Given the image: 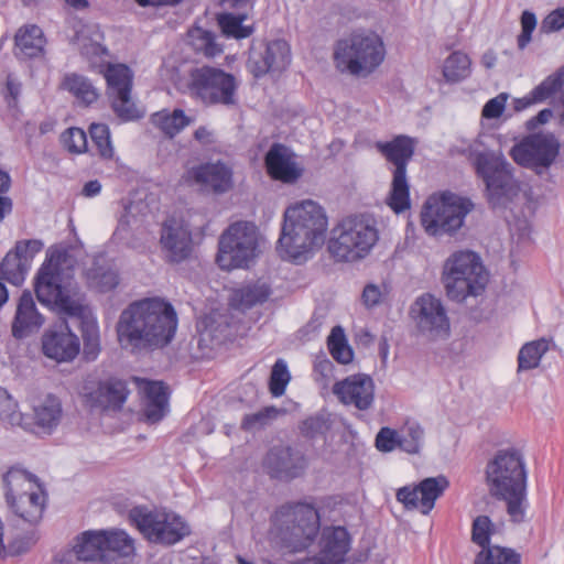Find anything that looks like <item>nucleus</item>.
I'll return each instance as SVG.
<instances>
[{"instance_id":"obj_1","label":"nucleus","mask_w":564,"mask_h":564,"mask_svg":"<svg viewBox=\"0 0 564 564\" xmlns=\"http://www.w3.org/2000/svg\"><path fill=\"white\" fill-rule=\"evenodd\" d=\"M177 315L171 303L147 297L130 303L120 314L116 330L122 348H161L172 341Z\"/></svg>"},{"instance_id":"obj_2","label":"nucleus","mask_w":564,"mask_h":564,"mask_svg":"<svg viewBox=\"0 0 564 564\" xmlns=\"http://www.w3.org/2000/svg\"><path fill=\"white\" fill-rule=\"evenodd\" d=\"M6 501L15 517L11 529L9 550L21 554L33 544L29 533L40 522L46 503V494L31 473L11 467L2 477Z\"/></svg>"},{"instance_id":"obj_3","label":"nucleus","mask_w":564,"mask_h":564,"mask_svg":"<svg viewBox=\"0 0 564 564\" xmlns=\"http://www.w3.org/2000/svg\"><path fill=\"white\" fill-rule=\"evenodd\" d=\"M328 220L324 208L303 200L285 209L276 250L283 259L299 262L325 242Z\"/></svg>"},{"instance_id":"obj_4","label":"nucleus","mask_w":564,"mask_h":564,"mask_svg":"<svg viewBox=\"0 0 564 564\" xmlns=\"http://www.w3.org/2000/svg\"><path fill=\"white\" fill-rule=\"evenodd\" d=\"M485 475L490 496L506 502L512 522H523L528 508V473L521 452L516 448L499 449L488 460Z\"/></svg>"},{"instance_id":"obj_5","label":"nucleus","mask_w":564,"mask_h":564,"mask_svg":"<svg viewBox=\"0 0 564 564\" xmlns=\"http://www.w3.org/2000/svg\"><path fill=\"white\" fill-rule=\"evenodd\" d=\"M72 267L73 258L67 250H53L36 274L34 290L42 304L54 305L69 317H80L84 306L74 299V285L65 272Z\"/></svg>"},{"instance_id":"obj_6","label":"nucleus","mask_w":564,"mask_h":564,"mask_svg":"<svg viewBox=\"0 0 564 564\" xmlns=\"http://www.w3.org/2000/svg\"><path fill=\"white\" fill-rule=\"evenodd\" d=\"M386 46L373 31L358 29L340 37L333 46V62L341 74L366 77L384 61Z\"/></svg>"},{"instance_id":"obj_7","label":"nucleus","mask_w":564,"mask_h":564,"mask_svg":"<svg viewBox=\"0 0 564 564\" xmlns=\"http://www.w3.org/2000/svg\"><path fill=\"white\" fill-rule=\"evenodd\" d=\"M379 239L373 219L368 215H349L330 230L327 249L336 261L354 262L369 254Z\"/></svg>"},{"instance_id":"obj_8","label":"nucleus","mask_w":564,"mask_h":564,"mask_svg":"<svg viewBox=\"0 0 564 564\" xmlns=\"http://www.w3.org/2000/svg\"><path fill=\"white\" fill-rule=\"evenodd\" d=\"M441 281L447 297L460 303L468 296H478L485 291L488 274L476 252L459 250L445 260Z\"/></svg>"},{"instance_id":"obj_9","label":"nucleus","mask_w":564,"mask_h":564,"mask_svg":"<svg viewBox=\"0 0 564 564\" xmlns=\"http://www.w3.org/2000/svg\"><path fill=\"white\" fill-rule=\"evenodd\" d=\"M474 209L469 198L452 192L430 197L421 212V224L430 236L453 235L462 228L465 217Z\"/></svg>"},{"instance_id":"obj_10","label":"nucleus","mask_w":564,"mask_h":564,"mask_svg":"<svg viewBox=\"0 0 564 564\" xmlns=\"http://www.w3.org/2000/svg\"><path fill=\"white\" fill-rule=\"evenodd\" d=\"M278 521L280 541L290 552H302L311 546L321 528L319 513L310 503L281 507Z\"/></svg>"},{"instance_id":"obj_11","label":"nucleus","mask_w":564,"mask_h":564,"mask_svg":"<svg viewBox=\"0 0 564 564\" xmlns=\"http://www.w3.org/2000/svg\"><path fill=\"white\" fill-rule=\"evenodd\" d=\"M473 164L477 175L485 182L490 208H507L520 192L511 173V165L506 160L485 152L477 153Z\"/></svg>"},{"instance_id":"obj_12","label":"nucleus","mask_w":564,"mask_h":564,"mask_svg":"<svg viewBox=\"0 0 564 564\" xmlns=\"http://www.w3.org/2000/svg\"><path fill=\"white\" fill-rule=\"evenodd\" d=\"M376 149L394 166L388 205L397 214L403 213L410 208V186L406 180V166L414 154L415 141L408 135L400 134L391 141H378Z\"/></svg>"},{"instance_id":"obj_13","label":"nucleus","mask_w":564,"mask_h":564,"mask_svg":"<svg viewBox=\"0 0 564 564\" xmlns=\"http://www.w3.org/2000/svg\"><path fill=\"white\" fill-rule=\"evenodd\" d=\"M129 519L152 543L174 545L191 534V528L182 517L164 509L134 507L129 512Z\"/></svg>"},{"instance_id":"obj_14","label":"nucleus","mask_w":564,"mask_h":564,"mask_svg":"<svg viewBox=\"0 0 564 564\" xmlns=\"http://www.w3.org/2000/svg\"><path fill=\"white\" fill-rule=\"evenodd\" d=\"M258 228L250 221H236L220 235L216 261L224 270L247 268L257 257Z\"/></svg>"},{"instance_id":"obj_15","label":"nucleus","mask_w":564,"mask_h":564,"mask_svg":"<svg viewBox=\"0 0 564 564\" xmlns=\"http://www.w3.org/2000/svg\"><path fill=\"white\" fill-rule=\"evenodd\" d=\"M188 88L205 105H237V79L224 69L212 66L193 68Z\"/></svg>"},{"instance_id":"obj_16","label":"nucleus","mask_w":564,"mask_h":564,"mask_svg":"<svg viewBox=\"0 0 564 564\" xmlns=\"http://www.w3.org/2000/svg\"><path fill=\"white\" fill-rule=\"evenodd\" d=\"M560 143L551 133H533L512 147L510 155L516 163L541 175L555 161Z\"/></svg>"},{"instance_id":"obj_17","label":"nucleus","mask_w":564,"mask_h":564,"mask_svg":"<svg viewBox=\"0 0 564 564\" xmlns=\"http://www.w3.org/2000/svg\"><path fill=\"white\" fill-rule=\"evenodd\" d=\"M107 82V95L113 112L122 121H133L143 117V112L131 98L133 75L123 64H109L104 73Z\"/></svg>"},{"instance_id":"obj_18","label":"nucleus","mask_w":564,"mask_h":564,"mask_svg":"<svg viewBox=\"0 0 564 564\" xmlns=\"http://www.w3.org/2000/svg\"><path fill=\"white\" fill-rule=\"evenodd\" d=\"M183 181L197 186L204 193L224 195L235 186L234 166L223 160L200 163L187 169Z\"/></svg>"},{"instance_id":"obj_19","label":"nucleus","mask_w":564,"mask_h":564,"mask_svg":"<svg viewBox=\"0 0 564 564\" xmlns=\"http://www.w3.org/2000/svg\"><path fill=\"white\" fill-rule=\"evenodd\" d=\"M123 380L108 378L106 380L86 379L82 388L83 402L90 410H121L128 395Z\"/></svg>"},{"instance_id":"obj_20","label":"nucleus","mask_w":564,"mask_h":564,"mask_svg":"<svg viewBox=\"0 0 564 564\" xmlns=\"http://www.w3.org/2000/svg\"><path fill=\"white\" fill-rule=\"evenodd\" d=\"M41 344L44 356L57 362H70L80 351L79 338L64 318L43 333Z\"/></svg>"},{"instance_id":"obj_21","label":"nucleus","mask_w":564,"mask_h":564,"mask_svg":"<svg viewBox=\"0 0 564 564\" xmlns=\"http://www.w3.org/2000/svg\"><path fill=\"white\" fill-rule=\"evenodd\" d=\"M448 486L449 481L445 476L429 477L416 486L400 488L397 491V499L406 509H419L423 514H427Z\"/></svg>"},{"instance_id":"obj_22","label":"nucleus","mask_w":564,"mask_h":564,"mask_svg":"<svg viewBox=\"0 0 564 564\" xmlns=\"http://www.w3.org/2000/svg\"><path fill=\"white\" fill-rule=\"evenodd\" d=\"M417 327L421 333L431 338L446 336L449 323L446 312L440 300L431 294L420 296L412 306Z\"/></svg>"},{"instance_id":"obj_23","label":"nucleus","mask_w":564,"mask_h":564,"mask_svg":"<svg viewBox=\"0 0 564 564\" xmlns=\"http://www.w3.org/2000/svg\"><path fill=\"white\" fill-rule=\"evenodd\" d=\"M333 393L345 405H352L360 411L369 410L375 401V382L365 373H356L337 381Z\"/></svg>"},{"instance_id":"obj_24","label":"nucleus","mask_w":564,"mask_h":564,"mask_svg":"<svg viewBox=\"0 0 564 564\" xmlns=\"http://www.w3.org/2000/svg\"><path fill=\"white\" fill-rule=\"evenodd\" d=\"M290 62L289 44L284 40H274L262 52H251L247 67L256 78H260L268 73L282 72Z\"/></svg>"},{"instance_id":"obj_25","label":"nucleus","mask_w":564,"mask_h":564,"mask_svg":"<svg viewBox=\"0 0 564 564\" xmlns=\"http://www.w3.org/2000/svg\"><path fill=\"white\" fill-rule=\"evenodd\" d=\"M264 467L278 479L299 477L306 468L305 455L291 446H274L265 455Z\"/></svg>"},{"instance_id":"obj_26","label":"nucleus","mask_w":564,"mask_h":564,"mask_svg":"<svg viewBox=\"0 0 564 564\" xmlns=\"http://www.w3.org/2000/svg\"><path fill=\"white\" fill-rule=\"evenodd\" d=\"M269 176L285 184L295 183L303 169L295 161V154L284 144L273 143L264 156Z\"/></svg>"},{"instance_id":"obj_27","label":"nucleus","mask_w":564,"mask_h":564,"mask_svg":"<svg viewBox=\"0 0 564 564\" xmlns=\"http://www.w3.org/2000/svg\"><path fill=\"white\" fill-rule=\"evenodd\" d=\"M160 242L170 262L180 263L191 256V231L173 218L163 223Z\"/></svg>"},{"instance_id":"obj_28","label":"nucleus","mask_w":564,"mask_h":564,"mask_svg":"<svg viewBox=\"0 0 564 564\" xmlns=\"http://www.w3.org/2000/svg\"><path fill=\"white\" fill-rule=\"evenodd\" d=\"M45 322L37 311L30 291H23L19 297L15 314L11 325V334L15 339H24L36 334Z\"/></svg>"},{"instance_id":"obj_29","label":"nucleus","mask_w":564,"mask_h":564,"mask_svg":"<svg viewBox=\"0 0 564 564\" xmlns=\"http://www.w3.org/2000/svg\"><path fill=\"white\" fill-rule=\"evenodd\" d=\"M351 538L344 527H325L319 540V554L333 564H345Z\"/></svg>"},{"instance_id":"obj_30","label":"nucleus","mask_w":564,"mask_h":564,"mask_svg":"<svg viewBox=\"0 0 564 564\" xmlns=\"http://www.w3.org/2000/svg\"><path fill=\"white\" fill-rule=\"evenodd\" d=\"M144 415L148 422L156 423L163 419L167 410V388L161 381H149L144 387Z\"/></svg>"},{"instance_id":"obj_31","label":"nucleus","mask_w":564,"mask_h":564,"mask_svg":"<svg viewBox=\"0 0 564 564\" xmlns=\"http://www.w3.org/2000/svg\"><path fill=\"white\" fill-rule=\"evenodd\" d=\"M15 55L23 58L39 57L44 52L45 39L41 28L29 25L15 34Z\"/></svg>"},{"instance_id":"obj_32","label":"nucleus","mask_w":564,"mask_h":564,"mask_svg":"<svg viewBox=\"0 0 564 564\" xmlns=\"http://www.w3.org/2000/svg\"><path fill=\"white\" fill-rule=\"evenodd\" d=\"M105 533L102 531H85L76 539L74 552L80 561H105Z\"/></svg>"},{"instance_id":"obj_33","label":"nucleus","mask_w":564,"mask_h":564,"mask_svg":"<svg viewBox=\"0 0 564 564\" xmlns=\"http://www.w3.org/2000/svg\"><path fill=\"white\" fill-rule=\"evenodd\" d=\"M272 290L262 281H256L236 290L232 295V303L240 310H249L268 301Z\"/></svg>"},{"instance_id":"obj_34","label":"nucleus","mask_w":564,"mask_h":564,"mask_svg":"<svg viewBox=\"0 0 564 564\" xmlns=\"http://www.w3.org/2000/svg\"><path fill=\"white\" fill-rule=\"evenodd\" d=\"M62 88L69 91L86 106L91 105L99 97L98 89L93 83L85 76L76 73H69L64 76Z\"/></svg>"},{"instance_id":"obj_35","label":"nucleus","mask_w":564,"mask_h":564,"mask_svg":"<svg viewBox=\"0 0 564 564\" xmlns=\"http://www.w3.org/2000/svg\"><path fill=\"white\" fill-rule=\"evenodd\" d=\"M151 121L169 138H174L191 122L182 109H174L172 112L167 110L155 112L152 115Z\"/></svg>"},{"instance_id":"obj_36","label":"nucleus","mask_w":564,"mask_h":564,"mask_svg":"<svg viewBox=\"0 0 564 564\" xmlns=\"http://www.w3.org/2000/svg\"><path fill=\"white\" fill-rule=\"evenodd\" d=\"M77 321L82 328V336L84 340V356L88 361H93L97 358L100 351V338H99V328L97 323L89 318L86 314V308L84 307L83 316L73 317Z\"/></svg>"},{"instance_id":"obj_37","label":"nucleus","mask_w":564,"mask_h":564,"mask_svg":"<svg viewBox=\"0 0 564 564\" xmlns=\"http://www.w3.org/2000/svg\"><path fill=\"white\" fill-rule=\"evenodd\" d=\"M86 278L88 285L100 293L110 292L119 284L118 272L110 267L100 265L97 262L87 270Z\"/></svg>"},{"instance_id":"obj_38","label":"nucleus","mask_w":564,"mask_h":564,"mask_svg":"<svg viewBox=\"0 0 564 564\" xmlns=\"http://www.w3.org/2000/svg\"><path fill=\"white\" fill-rule=\"evenodd\" d=\"M549 348L550 340L545 338L524 344L518 354V371H527L536 368Z\"/></svg>"},{"instance_id":"obj_39","label":"nucleus","mask_w":564,"mask_h":564,"mask_svg":"<svg viewBox=\"0 0 564 564\" xmlns=\"http://www.w3.org/2000/svg\"><path fill=\"white\" fill-rule=\"evenodd\" d=\"M188 44L193 50L206 57H215L221 53V46L216 43L213 32L199 26L192 28L187 33Z\"/></svg>"},{"instance_id":"obj_40","label":"nucleus","mask_w":564,"mask_h":564,"mask_svg":"<svg viewBox=\"0 0 564 564\" xmlns=\"http://www.w3.org/2000/svg\"><path fill=\"white\" fill-rule=\"evenodd\" d=\"M62 408L57 399L48 397L43 403L34 408V423L44 431L51 432L57 426Z\"/></svg>"},{"instance_id":"obj_41","label":"nucleus","mask_w":564,"mask_h":564,"mask_svg":"<svg viewBox=\"0 0 564 564\" xmlns=\"http://www.w3.org/2000/svg\"><path fill=\"white\" fill-rule=\"evenodd\" d=\"M470 65L467 54L455 51L444 62L443 76L449 83L460 82L470 75Z\"/></svg>"},{"instance_id":"obj_42","label":"nucleus","mask_w":564,"mask_h":564,"mask_svg":"<svg viewBox=\"0 0 564 564\" xmlns=\"http://www.w3.org/2000/svg\"><path fill=\"white\" fill-rule=\"evenodd\" d=\"M474 564H521V555L512 549L494 545L481 550Z\"/></svg>"},{"instance_id":"obj_43","label":"nucleus","mask_w":564,"mask_h":564,"mask_svg":"<svg viewBox=\"0 0 564 564\" xmlns=\"http://www.w3.org/2000/svg\"><path fill=\"white\" fill-rule=\"evenodd\" d=\"M327 346L332 357L339 364L346 365L352 360L354 352L349 347L344 330L335 326L327 339Z\"/></svg>"},{"instance_id":"obj_44","label":"nucleus","mask_w":564,"mask_h":564,"mask_svg":"<svg viewBox=\"0 0 564 564\" xmlns=\"http://www.w3.org/2000/svg\"><path fill=\"white\" fill-rule=\"evenodd\" d=\"M28 273L25 264H22L18 256L9 251L0 264V279L13 285H21Z\"/></svg>"},{"instance_id":"obj_45","label":"nucleus","mask_w":564,"mask_h":564,"mask_svg":"<svg viewBox=\"0 0 564 564\" xmlns=\"http://www.w3.org/2000/svg\"><path fill=\"white\" fill-rule=\"evenodd\" d=\"M285 411L283 409H278L274 405H269L256 413L246 414L241 421V430L247 432H252L258 429L264 427L271 421L275 420L280 414H283Z\"/></svg>"},{"instance_id":"obj_46","label":"nucleus","mask_w":564,"mask_h":564,"mask_svg":"<svg viewBox=\"0 0 564 564\" xmlns=\"http://www.w3.org/2000/svg\"><path fill=\"white\" fill-rule=\"evenodd\" d=\"M105 533V552H115L129 556L134 551L133 540L122 530L102 531Z\"/></svg>"},{"instance_id":"obj_47","label":"nucleus","mask_w":564,"mask_h":564,"mask_svg":"<svg viewBox=\"0 0 564 564\" xmlns=\"http://www.w3.org/2000/svg\"><path fill=\"white\" fill-rule=\"evenodd\" d=\"M401 449L409 454L419 453L424 437V431L416 422H406L399 431Z\"/></svg>"},{"instance_id":"obj_48","label":"nucleus","mask_w":564,"mask_h":564,"mask_svg":"<svg viewBox=\"0 0 564 564\" xmlns=\"http://www.w3.org/2000/svg\"><path fill=\"white\" fill-rule=\"evenodd\" d=\"M564 85V67L558 68L555 73L547 76L542 83H540L533 90V100L538 104L545 101L557 91Z\"/></svg>"},{"instance_id":"obj_49","label":"nucleus","mask_w":564,"mask_h":564,"mask_svg":"<svg viewBox=\"0 0 564 564\" xmlns=\"http://www.w3.org/2000/svg\"><path fill=\"white\" fill-rule=\"evenodd\" d=\"M89 134L98 154L104 159H111L113 156V148L109 127L105 123H91Z\"/></svg>"},{"instance_id":"obj_50","label":"nucleus","mask_w":564,"mask_h":564,"mask_svg":"<svg viewBox=\"0 0 564 564\" xmlns=\"http://www.w3.org/2000/svg\"><path fill=\"white\" fill-rule=\"evenodd\" d=\"M299 430L302 436L313 440L325 436L330 430V422L326 414L316 413L303 420Z\"/></svg>"},{"instance_id":"obj_51","label":"nucleus","mask_w":564,"mask_h":564,"mask_svg":"<svg viewBox=\"0 0 564 564\" xmlns=\"http://www.w3.org/2000/svg\"><path fill=\"white\" fill-rule=\"evenodd\" d=\"M0 421L4 424L21 425L22 414L18 410V402L2 387H0Z\"/></svg>"},{"instance_id":"obj_52","label":"nucleus","mask_w":564,"mask_h":564,"mask_svg":"<svg viewBox=\"0 0 564 564\" xmlns=\"http://www.w3.org/2000/svg\"><path fill=\"white\" fill-rule=\"evenodd\" d=\"M291 380V375L288 365L283 359H278L272 366L269 390L273 397H281L284 394L288 383Z\"/></svg>"},{"instance_id":"obj_53","label":"nucleus","mask_w":564,"mask_h":564,"mask_svg":"<svg viewBox=\"0 0 564 564\" xmlns=\"http://www.w3.org/2000/svg\"><path fill=\"white\" fill-rule=\"evenodd\" d=\"M245 15H234L231 13H225L219 15L218 24L224 34L235 39H245L252 33V29L242 25Z\"/></svg>"},{"instance_id":"obj_54","label":"nucleus","mask_w":564,"mask_h":564,"mask_svg":"<svg viewBox=\"0 0 564 564\" xmlns=\"http://www.w3.org/2000/svg\"><path fill=\"white\" fill-rule=\"evenodd\" d=\"M63 147L70 153L79 154L87 151L86 132L77 127L66 129L61 135Z\"/></svg>"},{"instance_id":"obj_55","label":"nucleus","mask_w":564,"mask_h":564,"mask_svg":"<svg viewBox=\"0 0 564 564\" xmlns=\"http://www.w3.org/2000/svg\"><path fill=\"white\" fill-rule=\"evenodd\" d=\"M492 533H494V523L491 522L489 517L478 516L473 521L471 541L474 543H476L477 545L481 546L482 550H486L487 547H491L489 545V543H490V536Z\"/></svg>"},{"instance_id":"obj_56","label":"nucleus","mask_w":564,"mask_h":564,"mask_svg":"<svg viewBox=\"0 0 564 564\" xmlns=\"http://www.w3.org/2000/svg\"><path fill=\"white\" fill-rule=\"evenodd\" d=\"M44 247V243L39 239H28L17 241L15 247L11 250L18 256L22 264H25L28 271L30 270L31 262L36 253Z\"/></svg>"},{"instance_id":"obj_57","label":"nucleus","mask_w":564,"mask_h":564,"mask_svg":"<svg viewBox=\"0 0 564 564\" xmlns=\"http://www.w3.org/2000/svg\"><path fill=\"white\" fill-rule=\"evenodd\" d=\"M376 447L380 452H392L394 448H401V438L399 431L390 427H382L376 436Z\"/></svg>"},{"instance_id":"obj_58","label":"nucleus","mask_w":564,"mask_h":564,"mask_svg":"<svg viewBox=\"0 0 564 564\" xmlns=\"http://www.w3.org/2000/svg\"><path fill=\"white\" fill-rule=\"evenodd\" d=\"M313 371L315 381L326 387L333 377L334 364L325 354H321L314 360Z\"/></svg>"},{"instance_id":"obj_59","label":"nucleus","mask_w":564,"mask_h":564,"mask_svg":"<svg viewBox=\"0 0 564 564\" xmlns=\"http://www.w3.org/2000/svg\"><path fill=\"white\" fill-rule=\"evenodd\" d=\"M536 26V17L531 11H523L521 14V33L518 35V47L523 50L531 42L532 32Z\"/></svg>"},{"instance_id":"obj_60","label":"nucleus","mask_w":564,"mask_h":564,"mask_svg":"<svg viewBox=\"0 0 564 564\" xmlns=\"http://www.w3.org/2000/svg\"><path fill=\"white\" fill-rule=\"evenodd\" d=\"M507 99L508 94L501 93L495 98L488 100L482 108V117L488 119L499 118L505 110Z\"/></svg>"},{"instance_id":"obj_61","label":"nucleus","mask_w":564,"mask_h":564,"mask_svg":"<svg viewBox=\"0 0 564 564\" xmlns=\"http://www.w3.org/2000/svg\"><path fill=\"white\" fill-rule=\"evenodd\" d=\"M564 28V8L550 12L542 21L541 29L544 32H555Z\"/></svg>"},{"instance_id":"obj_62","label":"nucleus","mask_w":564,"mask_h":564,"mask_svg":"<svg viewBox=\"0 0 564 564\" xmlns=\"http://www.w3.org/2000/svg\"><path fill=\"white\" fill-rule=\"evenodd\" d=\"M381 292L378 286L368 284L362 292V301L367 307L377 305L380 302Z\"/></svg>"},{"instance_id":"obj_63","label":"nucleus","mask_w":564,"mask_h":564,"mask_svg":"<svg viewBox=\"0 0 564 564\" xmlns=\"http://www.w3.org/2000/svg\"><path fill=\"white\" fill-rule=\"evenodd\" d=\"M21 83L18 80V78L12 75V74H9L7 76V80H6V89H7V98H10L12 101H17L19 96H20V93H21Z\"/></svg>"},{"instance_id":"obj_64","label":"nucleus","mask_w":564,"mask_h":564,"mask_svg":"<svg viewBox=\"0 0 564 564\" xmlns=\"http://www.w3.org/2000/svg\"><path fill=\"white\" fill-rule=\"evenodd\" d=\"M194 138L203 145H209L214 142V133L206 127H198L194 132Z\"/></svg>"}]
</instances>
